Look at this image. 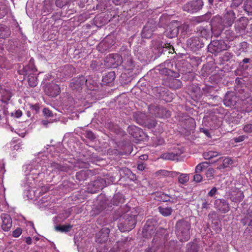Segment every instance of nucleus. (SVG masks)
<instances>
[{
	"mask_svg": "<svg viewBox=\"0 0 252 252\" xmlns=\"http://www.w3.org/2000/svg\"><path fill=\"white\" fill-rule=\"evenodd\" d=\"M125 199L123 194L120 192L115 193L111 199V204L115 206L116 207H111V214L113 215L114 210L117 209L118 207H121V204L124 202Z\"/></svg>",
	"mask_w": 252,
	"mask_h": 252,
	"instance_id": "4be33fe9",
	"label": "nucleus"
},
{
	"mask_svg": "<svg viewBox=\"0 0 252 252\" xmlns=\"http://www.w3.org/2000/svg\"><path fill=\"white\" fill-rule=\"evenodd\" d=\"M122 171L124 174V178L126 177L132 181H135L137 180V177L136 175L133 174L128 168L125 167L124 169H122Z\"/></svg>",
	"mask_w": 252,
	"mask_h": 252,
	"instance_id": "a19ab883",
	"label": "nucleus"
},
{
	"mask_svg": "<svg viewBox=\"0 0 252 252\" xmlns=\"http://www.w3.org/2000/svg\"><path fill=\"white\" fill-rule=\"evenodd\" d=\"M133 137L138 141H144L146 140L148 138V136L141 128L138 130Z\"/></svg>",
	"mask_w": 252,
	"mask_h": 252,
	"instance_id": "49530a36",
	"label": "nucleus"
},
{
	"mask_svg": "<svg viewBox=\"0 0 252 252\" xmlns=\"http://www.w3.org/2000/svg\"><path fill=\"white\" fill-rule=\"evenodd\" d=\"M199 246L195 243H189L187 245L186 252H198Z\"/></svg>",
	"mask_w": 252,
	"mask_h": 252,
	"instance_id": "603ef678",
	"label": "nucleus"
},
{
	"mask_svg": "<svg viewBox=\"0 0 252 252\" xmlns=\"http://www.w3.org/2000/svg\"><path fill=\"white\" fill-rule=\"evenodd\" d=\"M152 52L155 55V58L159 57L164 52V46L166 44H163L160 41H153L152 42Z\"/></svg>",
	"mask_w": 252,
	"mask_h": 252,
	"instance_id": "412c9836",
	"label": "nucleus"
},
{
	"mask_svg": "<svg viewBox=\"0 0 252 252\" xmlns=\"http://www.w3.org/2000/svg\"><path fill=\"white\" fill-rule=\"evenodd\" d=\"M214 207L221 213L225 214L230 210V206L227 200L223 198L217 199L214 201Z\"/></svg>",
	"mask_w": 252,
	"mask_h": 252,
	"instance_id": "2eb2a0df",
	"label": "nucleus"
},
{
	"mask_svg": "<svg viewBox=\"0 0 252 252\" xmlns=\"http://www.w3.org/2000/svg\"><path fill=\"white\" fill-rule=\"evenodd\" d=\"M157 24L153 20H149L143 28L141 35L143 38H150L157 30Z\"/></svg>",
	"mask_w": 252,
	"mask_h": 252,
	"instance_id": "9b49d317",
	"label": "nucleus"
},
{
	"mask_svg": "<svg viewBox=\"0 0 252 252\" xmlns=\"http://www.w3.org/2000/svg\"><path fill=\"white\" fill-rule=\"evenodd\" d=\"M154 94L166 102H171L173 98V94L163 87H156L153 89Z\"/></svg>",
	"mask_w": 252,
	"mask_h": 252,
	"instance_id": "9d476101",
	"label": "nucleus"
},
{
	"mask_svg": "<svg viewBox=\"0 0 252 252\" xmlns=\"http://www.w3.org/2000/svg\"><path fill=\"white\" fill-rule=\"evenodd\" d=\"M175 232L180 241H188L190 238V220L187 218L179 220L175 225Z\"/></svg>",
	"mask_w": 252,
	"mask_h": 252,
	"instance_id": "f03ea898",
	"label": "nucleus"
},
{
	"mask_svg": "<svg viewBox=\"0 0 252 252\" xmlns=\"http://www.w3.org/2000/svg\"><path fill=\"white\" fill-rule=\"evenodd\" d=\"M216 91L213 87L211 86H205L202 89V95H204L206 97L207 100H216L218 96L216 94Z\"/></svg>",
	"mask_w": 252,
	"mask_h": 252,
	"instance_id": "6ab92c4d",
	"label": "nucleus"
},
{
	"mask_svg": "<svg viewBox=\"0 0 252 252\" xmlns=\"http://www.w3.org/2000/svg\"><path fill=\"white\" fill-rule=\"evenodd\" d=\"M121 37L120 36L118 32H116V31L111 32V47L115 46V44L117 46L121 44L120 42Z\"/></svg>",
	"mask_w": 252,
	"mask_h": 252,
	"instance_id": "c03bdc74",
	"label": "nucleus"
},
{
	"mask_svg": "<svg viewBox=\"0 0 252 252\" xmlns=\"http://www.w3.org/2000/svg\"><path fill=\"white\" fill-rule=\"evenodd\" d=\"M235 13L232 10H227L223 18L226 27H230L235 22Z\"/></svg>",
	"mask_w": 252,
	"mask_h": 252,
	"instance_id": "bb28decb",
	"label": "nucleus"
},
{
	"mask_svg": "<svg viewBox=\"0 0 252 252\" xmlns=\"http://www.w3.org/2000/svg\"><path fill=\"white\" fill-rule=\"evenodd\" d=\"M113 162L111 165V170L113 171L111 176V184H115L118 182L122 178H124V174L123 173L122 169L125 167H120L119 165H113Z\"/></svg>",
	"mask_w": 252,
	"mask_h": 252,
	"instance_id": "f3484780",
	"label": "nucleus"
},
{
	"mask_svg": "<svg viewBox=\"0 0 252 252\" xmlns=\"http://www.w3.org/2000/svg\"><path fill=\"white\" fill-rule=\"evenodd\" d=\"M243 192L239 189H235L229 194V198L233 202L239 203L244 198Z\"/></svg>",
	"mask_w": 252,
	"mask_h": 252,
	"instance_id": "cd10ccee",
	"label": "nucleus"
},
{
	"mask_svg": "<svg viewBox=\"0 0 252 252\" xmlns=\"http://www.w3.org/2000/svg\"><path fill=\"white\" fill-rule=\"evenodd\" d=\"M51 167L56 172L63 171L67 172L69 168L66 164L61 165L58 163L53 162L51 164Z\"/></svg>",
	"mask_w": 252,
	"mask_h": 252,
	"instance_id": "c9c22d12",
	"label": "nucleus"
},
{
	"mask_svg": "<svg viewBox=\"0 0 252 252\" xmlns=\"http://www.w3.org/2000/svg\"><path fill=\"white\" fill-rule=\"evenodd\" d=\"M122 59L119 54H111V68H116L120 65Z\"/></svg>",
	"mask_w": 252,
	"mask_h": 252,
	"instance_id": "e433bc0d",
	"label": "nucleus"
},
{
	"mask_svg": "<svg viewBox=\"0 0 252 252\" xmlns=\"http://www.w3.org/2000/svg\"><path fill=\"white\" fill-rule=\"evenodd\" d=\"M158 210L159 213L164 217H168L170 216L173 212V209L170 207H164L159 206L158 207Z\"/></svg>",
	"mask_w": 252,
	"mask_h": 252,
	"instance_id": "ea45409f",
	"label": "nucleus"
},
{
	"mask_svg": "<svg viewBox=\"0 0 252 252\" xmlns=\"http://www.w3.org/2000/svg\"><path fill=\"white\" fill-rule=\"evenodd\" d=\"M132 117L134 120L141 126L143 125L147 118V116L145 113L139 111L133 112Z\"/></svg>",
	"mask_w": 252,
	"mask_h": 252,
	"instance_id": "2f4dec72",
	"label": "nucleus"
},
{
	"mask_svg": "<svg viewBox=\"0 0 252 252\" xmlns=\"http://www.w3.org/2000/svg\"><path fill=\"white\" fill-rule=\"evenodd\" d=\"M226 0H208V4L211 9L217 12L225 9V1Z\"/></svg>",
	"mask_w": 252,
	"mask_h": 252,
	"instance_id": "a211bd4d",
	"label": "nucleus"
},
{
	"mask_svg": "<svg viewBox=\"0 0 252 252\" xmlns=\"http://www.w3.org/2000/svg\"><path fill=\"white\" fill-rule=\"evenodd\" d=\"M92 174L93 172L90 170H83L76 173V178L78 181H84Z\"/></svg>",
	"mask_w": 252,
	"mask_h": 252,
	"instance_id": "72a5a7b5",
	"label": "nucleus"
},
{
	"mask_svg": "<svg viewBox=\"0 0 252 252\" xmlns=\"http://www.w3.org/2000/svg\"><path fill=\"white\" fill-rule=\"evenodd\" d=\"M156 199L158 201L174 203L175 198L170 194H166L163 192H158L155 194Z\"/></svg>",
	"mask_w": 252,
	"mask_h": 252,
	"instance_id": "393cba45",
	"label": "nucleus"
},
{
	"mask_svg": "<svg viewBox=\"0 0 252 252\" xmlns=\"http://www.w3.org/2000/svg\"><path fill=\"white\" fill-rule=\"evenodd\" d=\"M44 90L45 94L51 97H55L60 93L59 86L53 82L46 84Z\"/></svg>",
	"mask_w": 252,
	"mask_h": 252,
	"instance_id": "dca6fc26",
	"label": "nucleus"
},
{
	"mask_svg": "<svg viewBox=\"0 0 252 252\" xmlns=\"http://www.w3.org/2000/svg\"><path fill=\"white\" fill-rule=\"evenodd\" d=\"M204 158L206 159H210L218 156L217 153L213 151H209L203 153Z\"/></svg>",
	"mask_w": 252,
	"mask_h": 252,
	"instance_id": "e2e57ef3",
	"label": "nucleus"
},
{
	"mask_svg": "<svg viewBox=\"0 0 252 252\" xmlns=\"http://www.w3.org/2000/svg\"><path fill=\"white\" fill-rule=\"evenodd\" d=\"M225 34L226 38H227L229 40H232L234 38H236L239 35L237 34L236 33L234 32L233 31L230 30H226L225 31Z\"/></svg>",
	"mask_w": 252,
	"mask_h": 252,
	"instance_id": "052dcab7",
	"label": "nucleus"
},
{
	"mask_svg": "<svg viewBox=\"0 0 252 252\" xmlns=\"http://www.w3.org/2000/svg\"><path fill=\"white\" fill-rule=\"evenodd\" d=\"M205 40L197 36L191 37L187 40L186 45L189 50L195 52L204 47Z\"/></svg>",
	"mask_w": 252,
	"mask_h": 252,
	"instance_id": "1a4fd4ad",
	"label": "nucleus"
},
{
	"mask_svg": "<svg viewBox=\"0 0 252 252\" xmlns=\"http://www.w3.org/2000/svg\"><path fill=\"white\" fill-rule=\"evenodd\" d=\"M9 35L8 29L5 26L0 24V38H5Z\"/></svg>",
	"mask_w": 252,
	"mask_h": 252,
	"instance_id": "5fc2aeb1",
	"label": "nucleus"
},
{
	"mask_svg": "<svg viewBox=\"0 0 252 252\" xmlns=\"http://www.w3.org/2000/svg\"><path fill=\"white\" fill-rule=\"evenodd\" d=\"M252 219V213H248L244 218L241 219V222L244 225H245L246 224H248L250 222L251 220Z\"/></svg>",
	"mask_w": 252,
	"mask_h": 252,
	"instance_id": "0e129e2a",
	"label": "nucleus"
},
{
	"mask_svg": "<svg viewBox=\"0 0 252 252\" xmlns=\"http://www.w3.org/2000/svg\"><path fill=\"white\" fill-rule=\"evenodd\" d=\"M28 83L32 87H35L37 84V78L32 74H30L28 76Z\"/></svg>",
	"mask_w": 252,
	"mask_h": 252,
	"instance_id": "864d4df0",
	"label": "nucleus"
},
{
	"mask_svg": "<svg viewBox=\"0 0 252 252\" xmlns=\"http://www.w3.org/2000/svg\"><path fill=\"white\" fill-rule=\"evenodd\" d=\"M111 132L115 134V136L111 137V141H113L115 144L114 148H116L111 151V155H123L124 152L121 150H124V148L127 142L124 139L123 140H120V139L126 134V132L120 127L114 125L111 126Z\"/></svg>",
	"mask_w": 252,
	"mask_h": 252,
	"instance_id": "7ed1b4c3",
	"label": "nucleus"
},
{
	"mask_svg": "<svg viewBox=\"0 0 252 252\" xmlns=\"http://www.w3.org/2000/svg\"><path fill=\"white\" fill-rule=\"evenodd\" d=\"M213 71V68L212 66L209 64H204L201 70V75L204 77H207L209 75H211Z\"/></svg>",
	"mask_w": 252,
	"mask_h": 252,
	"instance_id": "58836bf2",
	"label": "nucleus"
},
{
	"mask_svg": "<svg viewBox=\"0 0 252 252\" xmlns=\"http://www.w3.org/2000/svg\"><path fill=\"white\" fill-rule=\"evenodd\" d=\"M179 26L178 21H174L170 23L163 32V35L167 38L175 39L177 40V36L179 34Z\"/></svg>",
	"mask_w": 252,
	"mask_h": 252,
	"instance_id": "ddd939ff",
	"label": "nucleus"
},
{
	"mask_svg": "<svg viewBox=\"0 0 252 252\" xmlns=\"http://www.w3.org/2000/svg\"><path fill=\"white\" fill-rule=\"evenodd\" d=\"M148 108L149 113L156 117L167 118L171 116V112L162 106L151 104Z\"/></svg>",
	"mask_w": 252,
	"mask_h": 252,
	"instance_id": "6e6552de",
	"label": "nucleus"
},
{
	"mask_svg": "<svg viewBox=\"0 0 252 252\" xmlns=\"http://www.w3.org/2000/svg\"><path fill=\"white\" fill-rule=\"evenodd\" d=\"M249 48L250 44L246 41H243L240 43L238 50L242 52H247Z\"/></svg>",
	"mask_w": 252,
	"mask_h": 252,
	"instance_id": "4d7b16f0",
	"label": "nucleus"
},
{
	"mask_svg": "<svg viewBox=\"0 0 252 252\" xmlns=\"http://www.w3.org/2000/svg\"><path fill=\"white\" fill-rule=\"evenodd\" d=\"M176 67L179 73L181 74L186 73L190 70V63L185 60H182L177 63Z\"/></svg>",
	"mask_w": 252,
	"mask_h": 252,
	"instance_id": "c756f323",
	"label": "nucleus"
},
{
	"mask_svg": "<svg viewBox=\"0 0 252 252\" xmlns=\"http://www.w3.org/2000/svg\"><path fill=\"white\" fill-rule=\"evenodd\" d=\"M230 46L228 45L224 40H214L208 44L207 51L215 56H217L222 52L228 50Z\"/></svg>",
	"mask_w": 252,
	"mask_h": 252,
	"instance_id": "20e7f679",
	"label": "nucleus"
},
{
	"mask_svg": "<svg viewBox=\"0 0 252 252\" xmlns=\"http://www.w3.org/2000/svg\"><path fill=\"white\" fill-rule=\"evenodd\" d=\"M209 163L208 162H202L199 163L195 167V173H200L209 168Z\"/></svg>",
	"mask_w": 252,
	"mask_h": 252,
	"instance_id": "8fccbe9b",
	"label": "nucleus"
},
{
	"mask_svg": "<svg viewBox=\"0 0 252 252\" xmlns=\"http://www.w3.org/2000/svg\"><path fill=\"white\" fill-rule=\"evenodd\" d=\"M136 215L130 216L129 214H125L123 209L118 207L114 210L113 227L116 224L121 232L129 231L132 229L136 224Z\"/></svg>",
	"mask_w": 252,
	"mask_h": 252,
	"instance_id": "f257e3e1",
	"label": "nucleus"
},
{
	"mask_svg": "<svg viewBox=\"0 0 252 252\" xmlns=\"http://www.w3.org/2000/svg\"><path fill=\"white\" fill-rule=\"evenodd\" d=\"M211 12H208L206 14L196 17L195 18V22L197 23H202L204 22H208L211 18Z\"/></svg>",
	"mask_w": 252,
	"mask_h": 252,
	"instance_id": "37998d69",
	"label": "nucleus"
},
{
	"mask_svg": "<svg viewBox=\"0 0 252 252\" xmlns=\"http://www.w3.org/2000/svg\"><path fill=\"white\" fill-rule=\"evenodd\" d=\"M238 94L242 105L246 107V111H252V97L248 90L241 89L238 90Z\"/></svg>",
	"mask_w": 252,
	"mask_h": 252,
	"instance_id": "0eeeda50",
	"label": "nucleus"
},
{
	"mask_svg": "<svg viewBox=\"0 0 252 252\" xmlns=\"http://www.w3.org/2000/svg\"><path fill=\"white\" fill-rule=\"evenodd\" d=\"M89 164L88 162L82 161H78L75 164V167L79 168H87L89 167Z\"/></svg>",
	"mask_w": 252,
	"mask_h": 252,
	"instance_id": "774afa93",
	"label": "nucleus"
},
{
	"mask_svg": "<svg viewBox=\"0 0 252 252\" xmlns=\"http://www.w3.org/2000/svg\"><path fill=\"white\" fill-rule=\"evenodd\" d=\"M189 180V176L187 174H181L178 177V181L182 184H184Z\"/></svg>",
	"mask_w": 252,
	"mask_h": 252,
	"instance_id": "bf43d9fd",
	"label": "nucleus"
},
{
	"mask_svg": "<svg viewBox=\"0 0 252 252\" xmlns=\"http://www.w3.org/2000/svg\"><path fill=\"white\" fill-rule=\"evenodd\" d=\"M157 124V121L153 119L146 118L144 124L142 126L147 127L149 129L154 128Z\"/></svg>",
	"mask_w": 252,
	"mask_h": 252,
	"instance_id": "3c124183",
	"label": "nucleus"
},
{
	"mask_svg": "<svg viewBox=\"0 0 252 252\" xmlns=\"http://www.w3.org/2000/svg\"><path fill=\"white\" fill-rule=\"evenodd\" d=\"M200 35L202 36L201 38H204L205 42L207 40V38H209L210 35V32L208 30L203 29L200 31Z\"/></svg>",
	"mask_w": 252,
	"mask_h": 252,
	"instance_id": "69168bd1",
	"label": "nucleus"
},
{
	"mask_svg": "<svg viewBox=\"0 0 252 252\" xmlns=\"http://www.w3.org/2000/svg\"><path fill=\"white\" fill-rule=\"evenodd\" d=\"M8 13V8L5 0H0V19L4 17Z\"/></svg>",
	"mask_w": 252,
	"mask_h": 252,
	"instance_id": "a18cd8bd",
	"label": "nucleus"
},
{
	"mask_svg": "<svg viewBox=\"0 0 252 252\" xmlns=\"http://www.w3.org/2000/svg\"><path fill=\"white\" fill-rule=\"evenodd\" d=\"M139 128H140L135 126H129L127 127V130L128 133L133 137L136 132L138 130H139Z\"/></svg>",
	"mask_w": 252,
	"mask_h": 252,
	"instance_id": "680f3d73",
	"label": "nucleus"
},
{
	"mask_svg": "<svg viewBox=\"0 0 252 252\" xmlns=\"http://www.w3.org/2000/svg\"><path fill=\"white\" fill-rule=\"evenodd\" d=\"M155 226L152 223V221L149 220H147L144 226L142 232V236L144 238L149 239L155 233Z\"/></svg>",
	"mask_w": 252,
	"mask_h": 252,
	"instance_id": "aec40b11",
	"label": "nucleus"
},
{
	"mask_svg": "<svg viewBox=\"0 0 252 252\" xmlns=\"http://www.w3.org/2000/svg\"><path fill=\"white\" fill-rule=\"evenodd\" d=\"M249 19L245 17H241L234 22L235 31L239 35L245 34Z\"/></svg>",
	"mask_w": 252,
	"mask_h": 252,
	"instance_id": "f8f14e48",
	"label": "nucleus"
},
{
	"mask_svg": "<svg viewBox=\"0 0 252 252\" xmlns=\"http://www.w3.org/2000/svg\"><path fill=\"white\" fill-rule=\"evenodd\" d=\"M252 66V59L250 58H244L238 64V69L240 71H245L251 68Z\"/></svg>",
	"mask_w": 252,
	"mask_h": 252,
	"instance_id": "7c9ffc66",
	"label": "nucleus"
},
{
	"mask_svg": "<svg viewBox=\"0 0 252 252\" xmlns=\"http://www.w3.org/2000/svg\"><path fill=\"white\" fill-rule=\"evenodd\" d=\"M109 228L104 227L101 229L95 236L96 241L99 243H105L108 240L109 235L110 233Z\"/></svg>",
	"mask_w": 252,
	"mask_h": 252,
	"instance_id": "b1692460",
	"label": "nucleus"
},
{
	"mask_svg": "<svg viewBox=\"0 0 252 252\" xmlns=\"http://www.w3.org/2000/svg\"><path fill=\"white\" fill-rule=\"evenodd\" d=\"M210 25L212 33L215 37L220 35L224 27H226L223 18L219 15L213 17L211 20Z\"/></svg>",
	"mask_w": 252,
	"mask_h": 252,
	"instance_id": "39448f33",
	"label": "nucleus"
},
{
	"mask_svg": "<svg viewBox=\"0 0 252 252\" xmlns=\"http://www.w3.org/2000/svg\"><path fill=\"white\" fill-rule=\"evenodd\" d=\"M97 204H94L91 211L92 215H97L103 211L106 207L105 202L99 199L97 200Z\"/></svg>",
	"mask_w": 252,
	"mask_h": 252,
	"instance_id": "c85d7f7f",
	"label": "nucleus"
},
{
	"mask_svg": "<svg viewBox=\"0 0 252 252\" xmlns=\"http://www.w3.org/2000/svg\"><path fill=\"white\" fill-rule=\"evenodd\" d=\"M243 7L249 15H252V0H246Z\"/></svg>",
	"mask_w": 252,
	"mask_h": 252,
	"instance_id": "de8ad7c7",
	"label": "nucleus"
},
{
	"mask_svg": "<svg viewBox=\"0 0 252 252\" xmlns=\"http://www.w3.org/2000/svg\"><path fill=\"white\" fill-rule=\"evenodd\" d=\"M182 81L177 79L171 78L168 81V86L170 88L173 90H177L181 88L182 87Z\"/></svg>",
	"mask_w": 252,
	"mask_h": 252,
	"instance_id": "4c0bfd02",
	"label": "nucleus"
},
{
	"mask_svg": "<svg viewBox=\"0 0 252 252\" xmlns=\"http://www.w3.org/2000/svg\"><path fill=\"white\" fill-rule=\"evenodd\" d=\"M203 6L202 0H191L184 4L182 6V9L188 13L192 14L201 10Z\"/></svg>",
	"mask_w": 252,
	"mask_h": 252,
	"instance_id": "423d86ee",
	"label": "nucleus"
},
{
	"mask_svg": "<svg viewBox=\"0 0 252 252\" xmlns=\"http://www.w3.org/2000/svg\"><path fill=\"white\" fill-rule=\"evenodd\" d=\"M1 228L4 231H8L12 226V219L9 215L3 213L1 215Z\"/></svg>",
	"mask_w": 252,
	"mask_h": 252,
	"instance_id": "a878e982",
	"label": "nucleus"
},
{
	"mask_svg": "<svg viewBox=\"0 0 252 252\" xmlns=\"http://www.w3.org/2000/svg\"><path fill=\"white\" fill-rule=\"evenodd\" d=\"M190 93L191 95L194 97V100H198L202 96V90L197 85L193 84L190 86Z\"/></svg>",
	"mask_w": 252,
	"mask_h": 252,
	"instance_id": "473e14b6",
	"label": "nucleus"
},
{
	"mask_svg": "<svg viewBox=\"0 0 252 252\" xmlns=\"http://www.w3.org/2000/svg\"><path fill=\"white\" fill-rule=\"evenodd\" d=\"M182 79L185 81H192L194 78V73L190 70L188 71L186 73L182 74Z\"/></svg>",
	"mask_w": 252,
	"mask_h": 252,
	"instance_id": "6e6d98bb",
	"label": "nucleus"
},
{
	"mask_svg": "<svg viewBox=\"0 0 252 252\" xmlns=\"http://www.w3.org/2000/svg\"><path fill=\"white\" fill-rule=\"evenodd\" d=\"M223 104L226 107L234 106L237 102V96L232 92H227L223 98Z\"/></svg>",
	"mask_w": 252,
	"mask_h": 252,
	"instance_id": "5701e85b",
	"label": "nucleus"
},
{
	"mask_svg": "<svg viewBox=\"0 0 252 252\" xmlns=\"http://www.w3.org/2000/svg\"><path fill=\"white\" fill-rule=\"evenodd\" d=\"M106 185V182L104 179L98 178L88 185L87 191L91 193H95L102 189Z\"/></svg>",
	"mask_w": 252,
	"mask_h": 252,
	"instance_id": "4468645a",
	"label": "nucleus"
},
{
	"mask_svg": "<svg viewBox=\"0 0 252 252\" xmlns=\"http://www.w3.org/2000/svg\"><path fill=\"white\" fill-rule=\"evenodd\" d=\"M72 228V225L70 224L67 225H59L55 226V230L57 231L61 232H64L66 233L69 232L71 228Z\"/></svg>",
	"mask_w": 252,
	"mask_h": 252,
	"instance_id": "09e8293b",
	"label": "nucleus"
},
{
	"mask_svg": "<svg viewBox=\"0 0 252 252\" xmlns=\"http://www.w3.org/2000/svg\"><path fill=\"white\" fill-rule=\"evenodd\" d=\"M178 25L179 26V31H181V35L184 36L186 35L187 31L189 29V26L185 24L182 25L179 22H178Z\"/></svg>",
	"mask_w": 252,
	"mask_h": 252,
	"instance_id": "13d9d810",
	"label": "nucleus"
},
{
	"mask_svg": "<svg viewBox=\"0 0 252 252\" xmlns=\"http://www.w3.org/2000/svg\"><path fill=\"white\" fill-rule=\"evenodd\" d=\"M215 170L213 168H208L205 172V175L207 178L209 179L213 178L214 177Z\"/></svg>",
	"mask_w": 252,
	"mask_h": 252,
	"instance_id": "338daca9",
	"label": "nucleus"
},
{
	"mask_svg": "<svg viewBox=\"0 0 252 252\" xmlns=\"http://www.w3.org/2000/svg\"><path fill=\"white\" fill-rule=\"evenodd\" d=\"M181 153L169 152L165 153L161 155L160 158L165 160H176L178 159V157L180 156Z\"/></svg>",
	"mask_w": 252,
	"mask_h": 252,
	"instance_id": "f704fd0d",
	"label": "nucleus"
},
{
	"mask_svg": "<svg viewBox=\"0 0 252 252\" xmlns=\"http://www.w3.org/2000/svg\"><path fill=\"white\" fill-rule=\"evenodd\" d=\"M12 96V93L8 90H4L1 92V101L2 103L7 104Z\"/></svg>",
	"mask_w": 252,
	"mask_h": 252,
	"instance_id": "79ce46f5",
	"label": "nucleus"
}]
</instances>
